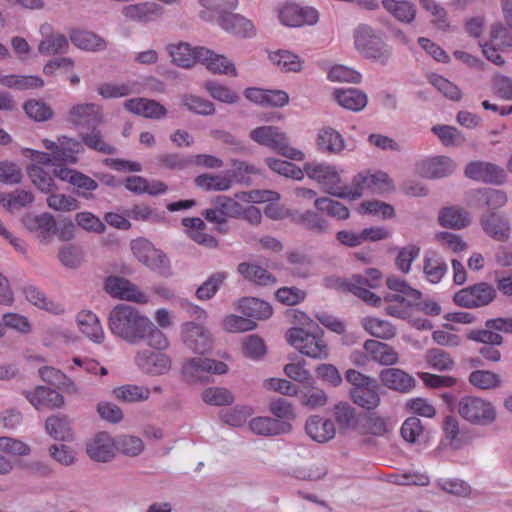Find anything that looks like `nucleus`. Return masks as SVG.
Returning <instances> with one entry per match:
<instances>
[{
  "instance_id": "obj_47",
  "label": "nucleus",
  "mask_w": 512,
  "mask_h": 512,
  "mask_svg": "<svg viewBox=\"0 0 512 512\" xmlns=\"http://www.w3.org/2000/svg\"><path fill=\"white\" fill-rule=\"evenodd\" d=\"M438 218L441 226L450 229H462L468 226L471 221L470 214L456 206L443 208Z\"/></svg>"
},
{
  "instance_id": "obj_53",
  "label": "nucleus",
  "mask_w": 512,
  "mask_h": 512,
  "mask_svg": "<svg viewBox=\"0 0 512 512\" xmlns=\"http://www.w3.org/2000/svg\"><path fill=\"white\" fill-rule=\"evenodd\" d=\"M34 201V195L32 192L22 189H16L12 192H6L0 194V203L2 206L10 211H18L22 208L27 207Z\"/></svg>"
},
{
  "instance_id": "obj_54",
  "label": "nucleus",
  "mask_w": 512,
  "mask_h": 512,
  "mask_svg": "<svg viewBox=\"0 0 512 512\" xmlns=\"http://www.w3.org/2000/svg\"><path fill=\"white\" fill-rule=\"evenodd\" d=\"M402 439L409 444H420L427 435L421 420L411 416L404 420L400 428Z\"/></svg>"
},
{
  "instance_id": "obj_24",
  "label": "nucleus",
  "mask_w": 512,
  "mask_h": 512,
  "mask_svg": "<svg viewBox=\"0 0 512 512\" xmlns=\"http://www.w3.org/2000/svg\"><path fill=\"white\" fill-rule=\"evenodd\" d=\"M315 143L317 150L327 155H340L347 147L342 134L330 126L318 129Z\"/></svg>"
},
{
  "instance_id": "obj_28",
  "label": "nucleus",
  "mask_w": 512,
  "mask_h": 512,
  "mask_svg": "<svg viewBox=\"0 0 512 512\" xmlns=\"http://www.w3.org/2000/svg\"><path fill=\"white\" fill-rule=\"evenodd\" d=\"M456 165L447 156H435L424 159L417 164L418 173L425 178L436 179L451 175Z\"/></svg>"
},
{
  "instance_id": "obj_12",
  "label": "nucleus",
  "mask_w": 512,
  "mask_h": 512,
  "mask_svg": "<svg viewBox=\"0 0 512 512\" xmlns=\"http://www.w3.org/2000/svg\"><path fill=\"white\" fill-rule=\"evenodd\" d=\"M278 19L287 27L315 25L319 20L318 11L313 7H302L295 2H285L278 8Z\"/></svg>"
},
{
  "instance_id": "obj_26",
  "label": "nucleus",
  "mask_w": 512,
  "mask_h": 512,
  "mask_svg": "<svg viewBox=\"0 0 512 512\" xmlns=\"http://www.w3.org/2000/svg\"><path fill=\"white\" fill-rule=\"evenodd\" d=\"M42 39L38 44V52L43 56H52L67 53L69 50V39L59 31L51 30L50 27H41Z\"/></svg>"
},
{
  "instance_id": "obj_49",
  "label": "nucleus",
  "mask_w": 512,
  "mask_h": 512,
  "mask_svg": "<svg viewBox=\"0 0 512 512\" xmlns=\"http://www.w3.org/2000/svg\"><path fill=\"white\" fill-rule=\"evenodd\" d=\"M350 395L356 405L367 410L375 409L380 403L376 381L364 387L352 388Z\"/></svg>"
},
{
  "instance_id": "obj_48",
  "label": "nucleus",
  "mask_w": 512,
  "mask_h": 512,
  "mask_svg": "<svg viewBox=\"0 0 512 512\" xmlns=\"http://www.w3.org/2000/svg\"><path fill=\"white\" fill-rule=\"evenodd\" d=\"M23 294L29 303L40 309L53 314H61L64 312L61 304L48 299L43 291L33 285L25 286L23 288Z\"/></svg>"
},
{
  "instance_id": "obj_7",
  "label": "nucleus",
  "mask_w": 512,
  "mask_h": 512,
  "mask_svg": "<svg viewBox=\"0 0 512 512\" xmlns=\"http://www.w3.org/2000/svg\"><path fill=\"white\" fill-rule=\"evenodd\" d=\"M458 414L467 422L488 426L495 422L497 410L493 402L479 396H464L457 404Z\"/></svg>"
},
{
  "instance_id": "obj_62",
  "label": "nucleus",
  "mask_w": 512,
  "mask_h": 512,
  "mask_svg": "<svg viewBox=\"0 0 512 512\" xmlns=\"http://www.w3.org/2000/svg\"><path fill=\"white\" fill-rule=\"evenodd\" d=\"M474 198L477 206H487L493 209L500 208L507 202L506 194L503 191L492 188L477 190L474 193Z\"/></svg>"
},
{
  "instance_id": "obj_64",
  "label": "nucleus",
  "mask_w": 512,
  "mask_h": 512,
  "mask_svg": "<svg viewBox=\"0 0 512 512\" xmlns=\"http://www.w3.org/2000/svg\"><path fill=\"white\" fill-rule=\"evenodd\" d=\"M143 341H146L151 350L160 352L169 346L166 335L149 318L143 330Z\"/></svg>"
},
{
  "instance_id": "obj_13",
  "label": "nucleus",
  "mask_w": 512,
  "mask_h": 512,
  "mask_svg": "<svg viewBox=\"0 0 512 512\" xmlns=\"http://www.w3.org/2000/svg\"><path fill=\"white\" fill-rule=\"evenodd\" d=\"M382 281V274L375 268H370L365 271L363 275H354L350 282L346 283V289L358 296L365 302L378 305L380 298L371 292L368 288H377Z\"/></svg>"
},
{
  "instance_id": "obj_44",
  "label": "nucleus",
  "mask_w": 512,
  "mask_h": 512,
  "mask_svg": "<svg viewBox=\"0 0 512 512\" xmlns=\"http://www.w3.org/2000/svg\"><path fill=\"white\" fill-rule=\"evenodd\" d=\"M290 219L293 223L317 233H323L328 228L327 220L313 210H306L304 212L293 210L290 214Z\"/></svg>"
},
{
  "instance_id": "obj_46",
  "label": "nucleus",
  "mask_w": 512,
  "mask_h": 512,
  "mask_svg": "<svg viewBox=\"0 0 512 512\" xmlns=\"http://www.w3.org/2000/svg\"><path fill=\"white\" fill-rule=\"evenodd\" d=\"M112 395L116 400L122 402H145L149 400L151 390L149 387L144 385L125 384L113 389Z\"/></svg>"
},
{
  "instance_id": "obj_6",
  "label": "nucleus",
  "mask_w": 512,
  "mask_h": 512,
  "mask_svg": "<svg viewBox=\"0 0 512 512\" xmlns=\"http://www.w3.org/2000/svg\"><path fill=\"white\" fill-rule=\"evenodd\" d=\"M280 199V194L272 190H253L249 192H239L235 198L227 196H216L212 200L213 206H216L224 218H238L242 216V206L238 201L247 203L276 202Z\"/></svg>"
},
{
  "instance_id": "obj_8",
  "label": "nucleus",
  "mask_w": 512,
  "mask_h": 512,
  "mask_svg": "<svg viewBox=\"0 0 512 512\" xmlns=\"http://www.w3.org/2000/svg\"><path fill=\"white\" fill-rule=\"evenodd\" d=\"M387 287L396 292L395 294L387 295L386 299L390 302H397L401 307L390 304L386 307L387 314L405 319L408 316V308L413 306L414 303L420 298L421 293L412 288L405 280L390 276L386 280Z\"/></svg>"
},
{
  "instance_id": "obj_11",
  "label": "nucleus",
  "mask_w": 512,
  "mask_h": 512,
  "mask_svg": "<svg viewBox=\"0 0 512 512\" xmlns=\"http://www.w3.org/2000/svg\"><path fill=\"white\" fill-rule=\"evenodd\" d=\"M227 371L226 363L211 358H189L182 366V374L190 383L206 381L209 375H222Z\"/></svg>"
},
{
  "instance_id": "obj_42",
  "label": "nucleus",
  "mask_w": 512,
  "mask_h": 512,
  "mask_svg": "<svg viewBox=\"0 0 512 512\" xmlns=\"http://www.w3.org/2000/svg\"><path fill=\"white\" fill-rule=\"evenodd\" d=\"M333 98L341 107L354 112L364 109L368 101L367 95L356 88L335 89Z\"/></svg>"
},
{
  "instance_id": "obj_56",
  "label": "nucleus",
  "mask_w": 512,
  "mask_h": 512,
  "mask_svg": "<svg viewBox=\"0 0 512 512\" xmlns=\"http://www.w3.org/2000/svg\"><path fill=\"white\" fill-rule=\"evenodd\" d=\"M97 92L104 98H120L139 92V85L135 81L107 82L100 84Z\"/></svg>"
},
{
  "instance_id": "obj_14",
  "label": "nucleus",
  "mask_w": 512,
  "mask_h": 512,
  "mask_svg": "<svg viewBox=\"0 0 512 512\" xmlns=\"http://www.w3.org/2000/svg\"><path fill=\"white\" fill-rule=\"evenodd\" d=\"M495 297V288L486 282H480L459 290L453 300L461 307L478 308L490 304Z\"/></svg>"
},
{
  "instance_id": "obj_36",
  "label": "nucleus",
  "mask_w": 512,
  "mask_h": 512,
  "mask_svg": "<svg viewBox=\"0 0 512 512\" xmlns=\"http://www.w3.org/2000/svg\"><path fill=\"white\" fill-rule=\"evenodd\" d=\"M129 112L151 119H161L166 116V108L159 102L146 98H132L124 102Z\"/></svg>"
},
{
  "instance_id": "obj_59",
  "label": "nucleus",
  "mask_w": 512,
  "mask_h": 512,
  "mask_svg": "<svg viewBox=\"0 0 512 512\" xmlns=\"http://www.w3.org/2000/svg\"><path fill=\"white\" fill-rule=\"evenodd\" d=\"M238 272L247 280L258 285L274 284L276 279L266 269L251 263H240Z\"/></svg>"
},
{
  "instance_id": "obj_58",
  "label": "nucleus",
  "mask_w": 512,
  "mask_h": 512,
  "mask_svg": "<svg viewBox=\"0 0 512 512\" xmlns=\"http://www.w3.org/2000/svg\"><path fill=\"white\" fill-rule=\"evenodd\" d=\"M363 328L370 335L380 339H391L396 335V328L387 320L366 317L362 320Z\"/></svg>"
},
{
  "instance_id": "obj_5",
  "label": "nucleus",
  "mask_w": 512,
  "mask_h": 512,
  "mask_svg": "<svg viewBox=\"0 0 512 512\" xmlns=\"http://www.w3.org/2000/svg\"><path fill=\"white\" fill-rule=\"evenodd\" d=\"M251 140L261 146L270 148L282 156L294 160L303 161V151L289 145L287 135L277 126H259L249 133Z\"/></svg>"
},
{
  "instance_id": "obj_50",
  "label": "nucleus",
  "mask_w": 512,
  "mask_h": 512,
  "mask_svg": "<svg viewBox=\"0 0 512 512\" xmlns=\"http://www.w3.org/2000/svg\"><path fill=\"white\" fill-rule=\"evenodd\" d=\"M447 269V264L441 256L434 252L425 255L423 260V272L430 283H439L447 273Z\"/></svg>"
},
{
  "instance_id": "obj_41",
  "label": "nucleus",
  "mask_w": 512,
  "mask_h": 512,
  "mask_svg": "<svg viewBox=\"0 0 512 512\" xmlns=\"http://www.w3.org/2000/svg\"><path fill=\"white\" fill-rule=\"evenodd\" d=\"M305 430L311 439L319 443L327 442L335 436L334 423L318 415L307 419Z\"/></svg>"
},
{
  "instance_id": "obj_4",
  "label": "nucleus",
  "mask_w": 512,
  "mask_h": 512,
  "mask_svg": "<svg viewBox=\"0 0 512 512\" xmlns=\"http://www.w3.org/2000/svg\"><path fill=\"white\" fill-rule=\"evenodd\" d=\"M306 176L320 185L321 189L334 197L342 198L348 195L342 181V170L334 164L324 161H309L303 165Z\"/></svg>"
},
{
  "instance_id": "obj_38",
  "label": "nucleus",
  "mask_w": 512,
  "mask_h": 512,
  "mask_svg": "<svg viewBox=\"0 0 512 512\" xmlns=\"http://www.w3.org/2000/svg\"><path fill=\"white\" fill-rule=\"evenodd\" d=\"M45 431L56 441L70 442L74 438L71 419L64 414L49 416L45 421Z\"/></svg>"
},
{
  "instance_id": "obj_51",
  "label": "nucleus",
  "mask_w": 512,
  "mask_h": 512,
  "mask_svg": "<svg viewBox=\"0 0 512 512\" xmlns=\"http://www.w3.org/2000/svg\"><path fill=\"white\" fill-rule=\"evenodd\" d=\"M394 428V424L389 418L379 416L376 413L368 414L363 423L360 425L362 434H370L373 436H384Z\"/></svg>"
},
{
  "instance_id": "obj_18",
  "label": "nucleus",
  "mask_w": 512,
  "mask_h": 512,
  "mask_svg": "<svg viewBox=\"0 0 512 512\" xmlns=\"http://www.w3.org/2000/svg\"><path fill=\"white\" fill-rule=\"evenodd\" d=\"M86 453L95 462H110L117 453L115 439L107 432H98L87 441Z\"/></svg>"
},
{
  "instance_id": "obj_27",
  "label": "nucleus",
  "mask_w": 512,
  "mask_h": 512,
  "mask_svg": "<svg viewBox=\"0 0 512 512\" xmlns=\"http://www.w3.org/2000/svg\"><path fill=\"white\" fill-rule=\"evenodd\" d=\"M268 60L282 73H301L306 63L301 56L288 49L269 51Z\"/></svg>"
},
{
  "instance_id": "obj_61",
  "label": "nucleus",
  "mask_w": 512,
  "mask_h": 512,
  "mask_svg": "<svg viewBox=\"0 0 512 512\" xmlns=\"http://www.w3.org/2000/svg\"><path fill=\"white\" fill-rule=\"evenodd\" d=\"M469 382L480 390H491L501 386L502 379L499 374L489 370H475L469 375Z\"/></svg>"
},
{
  "instance_id": "obj_37",
  "label": "nucleus",
  "mask_w": 512,
  "mask_h": 512,
  "mask_svg": "<svg viewBox=\"0 0 512 512\" xmlns=\"http://www.w3.org/2000/svg\"><path fill=\"white\" fill-rule=\"evenodd\" d=\"M76 322L80 332L90 341L96 344H102L105 340L100 319L91 311H81L78 313Z\"/></svg>"
},
{
  "instance_id": "obj_57",
  "label": "nucleus",
  "mask_w": 512,
  "mask_h": 512,
  "mask_svg": "<svg viewBox=\"0 0 512 512\" xmlns=\"http://www.w3.org/2000/svg\"><path fill=\"white\" fill-rule=\"evenodd\" d=\"M0 84L7 88L22 91L41 88L44 86V81L35 75H4L0 78Z\"/></svg>"
},
{
  "instance_id": "obj_39",
  "label": "nucleus",
  "mask_w": 512,
  "mask_h": 512,
  "mask_svg": "<svg viewBox=\"0 0 512 512\" xmlns=\"http://www.w3.org/2000/svg\"><path fill=\"white\" fill-rule=\"evenodd\" d=\"M69 40L76 48L88 52L103 51L107 47L105 39L88 30L71 29Z\"/></svg>"
},
{
  "instance_id": "obj_25",
  "label": "nucleus",
  "mask_w": 512,
  "mask_h": 512,
  "mask_svg": "<svg viewBox=\"0 0 512 512\" xmlns=\"http://www.w3.org/2000/svg\"><path fill=\"white\" fill-rule=\"evenodd\" d=\"M67 121L74 126H95L102 121L101 108L95 103L73 105L67 113Z\"/></svg>"
},
{
  "instance_id": "obj_20",
  "label": "nucleus",
  "mask_w": 512,
  "mask_h": 512,
  "mask_svg": "<svg viewBox=\"0 0 512 512\" xmlns=\"http://www.w3.org/2000/svg\"><path fill=\"white\" fill-rule=\"evenodd\" d=\"M53 175L59 180L68 182L78 189V194L86 199L91 198V192L98 188V183L89 176L66 166L53 168Z\"/></svg>"
},
{
  "instance_id": "obj_45",
  "label": "nucleus",
  "mask_w": 512,
  "mask_h": 512,
  "mask_svg": "<svg viewBox=\"0 0 512 512\" xmlns=\"http://www.w3.org/2000/svg\"><path fill=\"white\" fill-rule=\"evenodd\" d=\"M196 186L204 191H227L231 188L232 176L226 173L211 174L204 173L197 176L194 180Z\"/></svg>"
},
{
  "instance_id": "obj_9",
  "label": "nucleus",
  "mask_w": 512,
  "mask_h": 512,
  "mask_svg": "<svg viewBox=\"0 0 512 512\" xmlns=\"http://www.w3.org/2000/svg\"><path fill=\"white\" fill-rule=\"evenodd\" d=\"M180 334L184 346L195 354H204L212 349V334L200 322L186 321L182 323Z\"/></svg>"
},
{
  "instance_id": "obj_43",
  "label": "nucleus",
  "mask_w": 512,
  "mask_h": 512,
  "mask_svg": "<svg viewBox=\"0 0 512 512\" xmlns=\"http://www.w3.org/2000/svg\"><path fill=\"white\" fill-rule=\"evenodd\" d=\"M383 8L402 23H412L417 15L416 5L408 0H382Z\"/></svg>"
},
{
  "instance_id": "obj_3",
  "label": "nucleus",
  "mask_w": 512,
  "mask_h": 512,
  "mask_svg": "<svg viewBox=\"0 0 512 512\" xmlns=\"http://www.w3.org/2000/svg\"><path fill=\"white\" fill-rule=\"evenodd\" d=\"M314 330L308 331L303 327H293L286 332L287 342L301 354L313 359H327L329 348L322 337V330L317 324Z\"/></svg>"
},
{
  "instance_id": "obj_29",
  "label": "nucleus",
  "mask_w": 512,
  "mask_h": 512,
  "mask_svg": "<svg viewBox=\"0 0 512 512\" xmlns=\"http://www.w3.org/2000/svg\"><path fill=\"white\" fill-rule=\"evenodd\" d=\"M379 380L386 388L400 393H408L416 386L415 378L399 368L383 369Z\"/></svg>"
},
{
  "instance_id": "obj_30",
  "label": "nucleus",
  "mask_w": 512,
  "mask_h": 512,
  "mask_svg": "<svg viewBox=\"0 0 512 512\" xmlns=\"http://www.w3.org/2000/svg\"><path fill=\"white\" fill-rule=\"evenodd\" d=\"M199 63L204 65L212 74L230 75L232 77L238 75L237 69L231 60L205 47L199 51Z\"/></svg>"
},
{
  "instance_id": "obj_15",
  "label": "nucleus",
  "mask_w": 512,
  "mask_h": 512,
  "mask_svg": "<svg viewBox=\"0 0 512 512\" xmlns=\"http://www.w3.org/2000/svg\"><path fill=\"white\" fill-rule=\"evenodd\" d=\"M134 364L138 370L148 376H161L171 369V359L167 354L148 348L137 350Z\"/></svg>"
},
{
  "instance_id": "obj_16",
  "label": "nucleus",
  "mask_w": 512,
  "mask_h": 512,
  "mask_svg": "<svg viewBox=\"0 0 512 512\" xmlns=\"http://www.w3.org/2000/svg\"><path fill=\"white\" fill-rule=\"evenodd\" d=\"M105 290L114 298L131 301L138 304H147L149 302V297L147 294L142 292L129 280L122 277H108L105 281Z\"/></svg>"
},
{
  "instance_id": "obj_21",
  "label": "nucleus",
  "mask_w": 512,
  "mask_h": 512,
  "mask_svg": "<svg viewBox=\"0 0 512 512\" xmlns=\"http://www.w3.org/2000/svg\"><path fill=\"white\" fill-rule=\"evenodd\" d=\"M121 14L131 22L149 23L162 17L164 9L156 2H141L125 5L121 9Z\"/></svg>"
},
{
  "instance_id": "obj_63",
  "label": "nucleus",
  "mask_w": 512,
  "mask_h": 512,
  "mask_svg": "<svg viewBox=\"0 0 512 512\" xmlns=\"http://www.w3.org/2000/svg\"><path fill=\"white\" fill-rule=\"evenodd\" d=\"M227 277L228 274L224 271L213 273L197 288L196 297L201 301L210 300L218 292Z\"/></svg>"
},
{
  "instance_id": "obj_17",
  "label": "nucleus",
  "mask_w": 512,
  "mask_h": 512,
  "mask_svg": "<svg viewBox=\"0 0 512 512\" xmlns=\"http://www.w3.org/2000/svg\"><path fill=\"white\" fill-rule=\"evenodd\" d=\"M27 401L36 409H61L65 406V399L57 390L39 385L22 392Z\"/></svg>"
},
{
  "instance_id": "obj_35",
  "label": "nucleus",
  "mask_w": 512,
  "mask_h": 512,
  "mask_svg": "<svg viewBox=\"0 0 512 512\" xmlns=\"http://www.w3.org/2000/svg\"><path fill=\"white\" fill-rule=\"evenodd\" d=\"M248 426L251 432L261 436H278L292 430L289 422L263 416L251 419Z\"/></svg>"
},
{
  "instance_id": "obj_55",
  "label": "nucleus",
  "mask_w": 512,
  "mask_h": 512,
  "mask_svg": "<svg viewBox=\"0 0 512 512\" xmlns=\"http://www.w3.org/2000/svg\"><path fill=\"white\" fill-rule=\"evenodd\" d=\"M180 104L186 110L204 116L213 115L216 111L211 101L192 93L180 95Z\"/></svg>"
},
{
  "instance_id": "obj_34",
  "label": "nucleus",
  "mask_w": 512,
  "mask_h": 512,
  "mask_svg": "<svg viewBox=\"0 0 512 512\" xmlns=\"http://www.w3.org/2000/svg\"><path fill=\"white\" fill-rule=\"evenodd\" d=\"M201 48L202 47H192L186 42H177L168 44L166 51L174 65L189 69L199 62V51Z\"/></svg>"
},
{
  "instance_id": "obj_40",
  "label": "nucleus",
  "mask_w": 512,
  "mask_h": 512,
  "mask_svg": "<svg viewBox=\"0 0 512 512\" xmlns=\"http://www.w3.org/2000/svg\"><path fill=\"white\" fill-rule=\"evenodd\" d=\"M363 347L366 354L380 365L391 366L399 361L397 351L386 343L377 340H367Z\"/></svg>"
},
{
  "instance_id": "obj_2",
  "label": "nucleus",
  "mask_w": 512,
  "mask_h": 512,
  "mask_svg": "<svg viewBox=\"0 0 512 512\" xmlns=\"http://www.w3.org/2000/svg\"><path fill=\"white\" fill-rule=\"evenodd\" d=\"M354 49L364 58L386 64L392 49L385 42L382 31L368 24H359L352 34Z\"/></svg>"
},
{
  "instance_id": "obj_19",
  "label": "nucleus",
  "mask_w": 512,
  "mask_h": 512,
  "mask_svg": "<svg viewBox=\"0 0 512 512\" xmlns=\"http://www.w3.org/2000/svg\"><path fill=\"white\" fill-rule=\"evenodd\" d=\"M42 143L45 149L53 151V158L60 163L75 164L77 155L84 151L82 143L66 136L59 137L57 141L44 139Z\"/></svg>"
},
{
  "instance_id": "obj_31",
  "label": "nucleus",
  "mask_w": 512,
  "mask_h": 512,
  "mask_svg": "<svg viewBox=\"0 0 512 512\" xmlns=\"http://www.w3.org/2000/svg\"><path fill=\"white\" fill-rule=\"evenodd\" d=\"M233 307L246 318L254 321L269 319L273 314V309L268 302L255 297L238 299L233 303Z\"/></svg>"
},
{
  "instance_id": "obj_10",
  "label": "nucleus",
  "mask_w": 512,
  "mask_h": 512,
  "mask_svg": "<svg viewBox=\"0 0 512 512\" xmlns=\"http://www.w3.org/2000/svg\"><path fill=\"white\" fill-rule=\"evenodd\" d=\"M131 249L135 257L151 270L160 275L168 276L170 273V262L167 256L156 249L152 243L140 238L131 242Z\"/></svg>"
},
{
  "instance_id": "obj_1",
  "label": "nucleus",
  "mask_w": 512,
  "mask_h": 512,
  "mask_svg": "<svg viewBox=\"0 0 512 512\" xmlns=\"http://www.w3.org/2000/svg\"><path fill=\"white\" fill-rule=\"evenodd\" d=\"M148 317L128 304L114 306L107 318L109 331L123 341L136 345L143 341V330Z\"/></svg>"
},
{
  "instance_id": "obj_33",
  "label": "nucleus",
  "mask_w": 512,
  "mask_h": 512,
  "mask_svg": "<svg viewBox=\"0 0 512 512\" xmlns=\"http://www.w3.org/2000/svg\"><path fill=\"white\" fill-rule=\"evenodd\" d=\"M218 23L226 32L240 38H252L256 35L254 23L239 14L228 12L218 18Z\"/></svg>"
},
{
  "instance_id": "obj_32",
  "label": "nucleus",
  "mask_w": 512,
  "mask_h": 512,
  "mask_svg": "<svg viewBox=\"0 0 512 512\" xmlns=\"http://www.w3.org/2000/svg\"><path fill=\"white\" fill-rule=\"evenodd\" d=\"M22 222L30 232L36 233L37 237L45 243H48L56 233V221L49 213L27 214Z\"/></svg>"
},
{
  "instance_id": "obj_52",
  "label": "nucleus",
  "mask_w": 512,
  "mask_h": 512,
  "mask_svg": "<svg viewBox=\"0 0 512 512\" xmlns=\"http://www.w3.org/2000/svg\"><path fill=\"white\" fill-rule=\"evenodd\" d=\"M202 87L214 100L221 103L235 104L240 99L237 92L218 80L205 81Z\"/></svg>"
},
{
  "instance_id": "obj_22",
  "label": "nucleus",
  "mask_w": 512,
  "mask_h": 512,
  "mask_svg": "<svg viewBox=\"0 0 512 512\" xmlns=\"http://www.w3.org/2000/svg\"><path fill=\"white\" fill-rule=\"evenodd\" d=\"M465 175L473 180L501 184L506 174L502 167L484 161H474L465 168Z\"/></svg>"
},
{
  "instance_id": "obj_23",
  "label": "nucleus",
  "mask_w": 512,
  "mask_h": 512,
  "mask_svg": "<svg viewBox=\"0 0 512 512\" xmlns=\"http://www.w3.org/2000/svg\"><path fill=\"white\" fill-rule=\"evenodd\" d=\"M480 224L483 231L496 241L505 242L510 238V221L503 214L496 212L483 214L480 218Z\"/></svg>"
},
{
  "instance_id": "obj_60",
  "label": "nucleus",
  "mask_w": 512,
  "mask_h": 512,
  "mask_svg": "<svg viewBox=\"0 0 512 512\" xmlns=\"http://www.w3.org/2000/svg\"><path fill=\"white\" fill-rule=\"evenodd\" d=\"M314 206L320 213L337 220H346L350 215L349 209L345 205L329 197H319L315 199Z\"/></svg>"
}]
</instances>
